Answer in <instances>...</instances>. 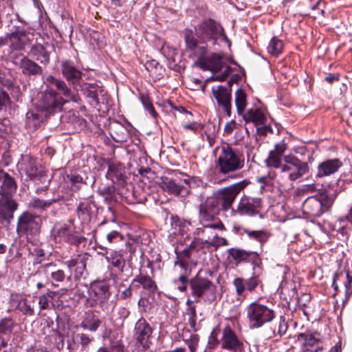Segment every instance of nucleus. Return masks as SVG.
I'll use <instances>...</instances> for the list:
<instances>
[{
  "label": "nucleus",
  "instance_id": "14",
  "mask_svg": "<svg viewBox=\"0 0 352 352\" xmlns=\"http://www.w3.org/2000/svg\"><path fill=\"white\" fill-rule=\"evenodd\" d=\"M12 62L19 67L25 76H39L43 74V69L41 65L22 54L13 55Z\"/></svg>",
  "mask_w": 352,
  "mask_h": 352
},
{
  "label": "nucleus",
  "instance_id": "13",
  "mask_svg": "<svg viewBox=\"0 0 352 352\" xmlns=\"http://www.w3.org/2000/svg\"><path fill=\"white\" fill-rule=\"evenodd\" d=\"M183 182L184 185L177 183L172 178L164 176L160 177L158 186L163 191L169 195L185 197L190 193L191 180L190 179H184Z\"/></svg>",
  "mask_w": 352,
  "mask_h": 352
},
{
  "label": "nucleus",
  "instance_id": "25",
  "mask_svg": "<svg viewBox=\"0 0 352 352\" xmlns=\"http://www.w3.org/2000/svg\"><path fill=\"white\" fill-rule=\"evenodd\" d=\"M20 171H23L31 179H35L40 174V165L32 156L22 155L17 164Z\"/></svg>",
  "mask_w": 352,
  "mask_h": 352
},
{
  "label": "nucleus",
  "instance_id": "63",
  "mask_svg": "<svg viewBox=\"0 0 352 352\" xmlns=\"http://www.w3.org/2000/svg\"><path fill=\"white\" fill-rule=\"evenodd\" d=\"M10 121L9 120L4 118H0V140L1 142L3 143L5 141L6 135L10 131Z\"/></svg>",
  "mask_w": 352,
  "mask_h": 352
},
{
  "label": "nucleus",
  "instance_id": "31",
  "mask_svg": "<svg viewBox=\"0 0 352 352\" xmlns=\"http://www.w3.org/2000/svg\"><path fill=\"white\" fill-rule=\"evenodd\" d=\"M50 115L36 106L26 113V125L28 128L36 129Z\"/></svg>",
  "mask_w": 352,
  "mask_h": 352
},
{
  "label": "nucleus",
  "instance_id": "59",
  "mask_svg": "<svg viewBox=\"0 0 352 352\" xmlns=\"http://www.w3.org/2000/svg\"><path fill=\"white\" fill-rule=\"evenodd\" d=\"M140 100L144 105L146 110L153 117L156 118L157 114L153 107L152 102L150 100L149 97L145 94H141L140 96Z\"/></svg>",
  "mask_w": 352,
  "mask_h": 352
},
{
  "label": "nucleus",
  "instance_id": "17",
  "mask_svg": "<svg viewBox=\"0 0 352 352\" xmlns=\"http://www.w3.org/2000/svg\"><path fill=\"white\" fill-rule=\"evenodd\" d=\"M98 248L102 250L104 252H98L99 255L105 257L109 263L108 268L111 271H115L119 274L123 273L126 267V259L121 250H111L108 251L106 247L99 245Z\"/></svg>",
  "mask_w": 352,
  "mask_h": 352
},
{
  "label": "nucleus",
  "instance_id": "10",
  "mask_svg": "<svg viewBox=\"0 0 352 352\" xmlns=\"http://www.w3.org/2000/svg\"><path fill=\"white\" fill-rule=\"evenodd\" d=\"M36 106L50 115L61 109L65 103L64 98L52 87L46 85V89L38 94Z\"/></svg>",
  "mask_w": 352,
  "mask_h": 352
},
{
  "label": "nucleus",
  "instance_id": "34",
  "mask_svg": "<svg viewBox=\"0 0 352 352\" xmlns=\"http://www.w3.org/2000/svg\"><path fill=\"white\" fill-rule=\"evenodd\" d=\"M135 283L138 284L134 285L135 288L138 289L141 285L148 294H153L157 289L155 282L148 275L140 274L135 276L131 284L133 285Z\"/></svg>",
  "mask_w": 352,
  "mask_h": 352
},
{
  "label": "nucleus",
  "instance_id": "54",
  "mask_svg": "<svg viewBox=\"0 0 352 352\" xmlns=\"http://www.w3.org/2000/svg\"><path fill=\"white\" fill-rule=\"evenodd\" d=\"M55 296V292L48 291L38 298V305L41 310H45L50 308V303L53 300Z\"/></svg>",
  "mask_w": 352,
  "mask_h": 352
},
{
  "label": "nucleus",
  "instance_id": "18",
  "mask_svg": "<svg viewBox=\"0 0 352 352\" xmlns=\"http://www.w3.org/2000/svg\"><path fill=\"white\" fill-rule=\"evenodd\" d=\"M236 294L238 296H245V291L255 292L258 288L263 289V283L258 275L253 274L251 277L244 279L236 277L233 280Z\"/></svg>",
  "mask_w": 352,
  "mask_h": 352
},
{
  "label": "nucleus",
  "instance_id": "44",
  "mask_svg": "<svg viewBox=\"0 0 352 352\" xmlns=\"http://www.w3.org/2000/svg\"><path fill=\"white\" fill-rule=\"evenodd\" d=\"M115 225L114 222L109 223L107 221H103L100 223V227H104V230L108 232L107 234V240L109 243H112L116 241L118 239H122V234L120 231L113 229V226Z\"/></svg>",
  "mask_w": 352,
  "mask_h": 352
},
{
  "label": "nucleus",
  "instance_id": "11",
  "mask_svg": "<svg viewBox=\"0 0 352 352\" xmlns=\"http://www.w3.org/2000/svg\"><path fill=\"white\" fill-rule=\"evenodd\" d=\"M153 333V328L145 318L141 317L138 320L134 326L133 336L139 351H146L150 348Z\"/></svg>",
  "mask_w": 352,
  "mask_h": 352
},
{
  "label": "nucleus",
  "instance_id": "9",
  "mask_svg": "<svg viewBox=\"0 0 352 352\" xmlns=\"http://www.w3.org/2000/svg\"><path fill=\"white\" fill-rule=\"evenodd\" d=\"M43 223L41 215L29 210L23 212L18 217L16 231L19 234L34 236L40 233Z\"/></svg>",
  "mask_w": 352,
  "mask_h": 352
},
{
  "label": "nucleus",
  "instance_id": "30",
  "mask_svg": "<svg viewBox=\"0 0 352 352\" xmlns=\"http://www.w3.org/2000/svg\"><path fill=\"white\" fill-rule=\"evenodd\" d=\"M91 290L102 307L111 296L109 284L106 280H99L91 285Z\"/></svg>",
  "mask_w": 352,
  "mask_h": 352
},
{
  "label": "nucleus",
  "instance_id": "55",
  "mask_svg": "<svg viewBox=\"0 0 352 352\" xmlns=\"http://www.w3.org/2000/svg\"><path fill=\"white\" fill-rule=\"evenodd\" d=\"M58 268L59 267L56 263L50 262L41 265L38 269L37 273L44 274L46 278L48 279Z\"/></svg>",
  "mask_w": 352,
  "mask_h": 352
},
{
  "label": "nucleus",
  "instance_id": "45",
  "mask_svg": "<svg viewBox=\"0 0 352 352\" xmlns=\"http://www.w3.org/2000/svg\"><path fill=\"white\" fill-rule=\"evenodd\" d=\"M247 95L241 89H238L235 93V104L239 116L243 115L247 106Z\"/></svg>",
  "mask_w": 352,
  "mask_h": 352
},
{
  "label": "nucleus",
  "instance_id": "46",
  "mask_svg": "<svg viewBox=\"0 0 352 352\" xmlns=\"http://www.w3.org/2000/svg\"><path fill=\"white\" fill-rule=\"evenodd\" d=\"M29 255L33 258V265L41 264L46 259V253L39 246L32 245L28 248Z\"/></svg>",
  "mask_w": 352,
  "mask_h": 352
},
{
  "label": "nucleus",
  "instance_id": "38",
  "mask_svg": "<svg viewBox=\"0 0 352 352\" xmlns=\"http://www.w3.org/2000/svg\"><path fill=\"white\" fill-rule=\"evenodd\" d=\"M245 122H253L256 126L263 124L267 118L264 113L258 108H252L242 115Z\"/></svg>",
  "mask_w": 352,
  "mask_h": 352
},
{
  "label": "nucleus",
  "instance_id": "4",
  "mask_svg": "<svg viewBox=\"0 0 352 352\" xmlns=\"http://www.w3.org/2000/svg\"><path fill=\"white\" fill-rule=\"evenodd\" d=\"M283 160L285 164L282 165L280 173L277 175V182L281 186L309 173L310 168L308 162H302L293 155H285Z\"/></svg>",
  "mask_w": 352,
  "mask_h": 352
},
{
  "label": "nucleus",
  "instance_id": "42",
  "mask_svg": "<svg viewBox=\"0 0 352 352\" xmlns=\"http://www.w3.org/2000/svg\"><path fill=\"white\" fill-rule=\"evenodd\" d=\"M16 302L15 309L21 311L23 315L31 316L34 314V300H30L27 298H21L17 300H13V302Z\"/></svg>",
  "mask_w": 352,
  "mask_h": 352
},
{
  "label": "nucleus",
  "instance_id": "37",
  "mask_svg": "<svg viewBox=\"0 0 352 352\" xmlns=\"http://www.w3.org/2000/svg\"><path fill=\"white\" fill-rule=\"evenodd\" d=\"M118 193L125 200L128 204H134L138 201L137 196L134 190L133 184L128 182L126 180L123 184H117Z\"/></svg>",
  "mask_w": 352,
  "mask_h": 352
},
{
  "label": "nucleus",
  "instance_id": "24",
  "mask_svg": "<svg viewBox=\"0 0 352 352\" xmlns=\"http://www.w3.org/2000/svg\"><path fill=\"white\" fill-rule=\"evenodd\" d=\"M202 227L197 228L195 230L193 234L199 236L203 239L208 247H210L214 238L217 237V232L214 229L224 230V225L221 222H215L212 223L202 224Z\"/></svg>",
  "mask_w": 352,
  "mask_h": 352
},
{
  "label": "nucleus",
  "instance_id": "12",
  "mask_svg": "<svg viewBox=\"0 0 352 352\" xmlns=\"http://www.w3.org/2000/svg\"><path fill=\"white\" fill-rule=\"evenodd\" d=\"M221 347L229 352H244V339L241 333L236 332L229 324L222 329Z\"/></svg>",
  "mask_w": 352,
  "mask_h": 352
},
{
  "label": "nucleus",
  "instance_id": "51",
  "mask_svg": "<svg viewBox=\"0 0 352 352\" xmlns=\"http://www.w3.org/2000/svg\"><path fill=\"white\" fill-rule=\"evenodd\" d=\"M173 283L180 292H186L188 285L190 286V279L188 278V274L186 273L181 274L177 278L173 280Z\"/></svg>",
  "mask_w": 352,
  "mask_h": 352
},
{
  "label": "nucleus",
  "instance_id": "6",
  "mask_svg": "<svg viewBox=\"0 0 352 352\" xmlns=\"http://www.w3.org/2000/svg\"><path fill=\"white\" fill-rule=\"evenodd\" d=\"M333 199L327 192L308 197L302 204L303 212L309 217L318 218L331 208Z\"/></svg>",
  "mask_w": 352,
  "mask_h": 352
},
{
  "label": "nucleus",
  "instance_id": "28",
  "mask_svg": "<svg viewBox=\"0 0 352 352\" xmlns=\"http://www.w3.org/2000/svg\"><path fill=\"white\" fill-rule=\"evenodd\" d=\"M107 179L112 181L113 184H123L128 177L126 175L124 166L120 162H111L109 164L108 170L106 175Z\"/></svg>",
  "mask_w": 352,
  "mask_h": 352
},
{
  "label": "nucleus",
  "instance_id": "3",
  "mask_svg": "<svg viewBox=\"0 0 352 352\" xmlns=\"http://www.w3.org/2000/svg\"><path fill=\"white\" fill-rule=\"evenodd\" d=\"M217 160V168L219 173L228 175L243 169L245 157L243 151L233 148L230 144L222 145Z\"/></svg>",
  "mask_w": 352,
  "mask_h": 352
},
{
  "label": "nucleus",
  "instance_id": "48",
  "mask_svg": "<svg viewBox=\"0 0 352 352\" xmlns=\"http://www.w3.org/2000/svg\"><path fill=\"white\" fill-rule=\"evenodd\" d=\"M243 231L249 238L258 241L261 243V248L263 243L267 241L270 237V234L263 230H250L249 229H244Z\"/></svg>",
  "mask_w": 352,
  "mask_h": 352
},
{
  "label": "nucleus",
  "instance_id": "33",
  "mask_svg": "<svg viewBox=\"0 0 352 352\" xmlns=\"http://www.w3.org/2000/svg\"><path fill=\"white\" fill-rule=\"evenodd\" d=\"M79 86L80 90L83 94L88 98L90 99V104L94 107H96L100 104L98 98V91H101L100 87L96 83H87L80 82Z\"/></svg>",
  "mask_w": 352,
  "mask_h": 352
},
{
  "label": "nucleus",
  "instance_id": "15",
  "mask_svg": "<svg viewBox=\"0 0 352 352\" xmlns=\"http://www.w3.org/2000/svg\"><path fill=\"white\" fill-rule=\"evenodd\" d=\"M10 47L15 50H23L25 45L30 44L34 38V35L23 27L14 25L8 34Z\"/></svg>",
  "mask_w": 352,
  "mask_h": 352
},
{
  "label": "nucleus",
  "instance_id": "19",
  "mask_svg": "<svg viewBox=\"0 0 352 352\" xmlns=\"http://www.w3.org/2000/svg\"><path fill=\"white\" fill-rule=\"evenodd\" d=\"M46 85L50 87H55L57 93L63 98H65V102L70 100L75 102L80 101V98L77 92L72 91L66 82L60 78H57L52 75L46 78Z\"/></svg>",
  "mask_w": 352,
  "mask_h": 352
},
{
  "label": "nucleus",
  "instance_id": "47",
  "mask_svg": "<svg viewBox=\"0 0 352 352\" xmlns=\"http://www.w3.org/2000/svg\"><path fill=\"white\" fill-rule=\"evenodd\" d=\"M116 188L113 184L110 186H102L98 188V192L101 195L106 203H111L115 200Z\"/></svg>",
  "mask_w": 352,
  "mask_h": 352
},
{
  "label": "nucleus",
  "instance_id": "16",
  "mask_svg": "<svg viewBox=\"0 0 352 352\" xmlns=\"http://www.w3.org/2000/svg\"><path fill=\"white\" fill-rule=\"evenodd\" d=\"M261 207L262 200L261 198L243 195L240 199L236 209L232 210V214H239L242 216H254L260 212Z\"/></svg>",
  "mask_w": 352,
  "mask_h": 352
},
{
  "label": "nucleus",
  "instance_id": "20",
  "mask_svg": "<svg viewBox=\"0 0 352 352\" xmlns=\"http://www.w3.org/2000/svg\"><path fill=\"white\" fill-rule=\"evenodd\" d=\"M232 82L230 81L228 87L222 85L214 86L212 88V93L217 100L218 105L223 109L228 116H231L232 109Z\"/></svg>",
  "mask_w": 352,
  "mask_h": 352
},
{
  "label": "nucleus",
  "instance_id": "57",
  "mask_svg": "<svg viewBox=\"0 0 352 352\" xmlns=\"http://www.w3.org/2000/svg\"><path fill=\"white\" fill-rule=\"evenodd\" d=\"M15 323L13 320L10 318H4L0 320V335L10 333L14 327Z\"/></svg>",
  "mask_w": 352,
  "mask_h": 352
},
{
  "label": "nucleus",
  "instance_id": "50",
  "mask_svg": "<svg viewBox=\"0 0 352 352\" xmlns=\"http://www.w3.org/2000/svg\"><path fill=\"white\" fill-rule=\"evenodd\" d=\"M0 84L8 89L14 86V80L9 69L6 67H0Z\"/></svg>",
  "mask_w": 352,
  "mask_h": 352
},
{
  "label": "nucleus",
  "instance_id": "40",
  "mask_svg": "<svg viewBox=\"0 0 352 352\" xmlns=\"http://www.w3.org/2000/svg\"><path fill=\"white\" fill-rule=\"evenodd\" d=\"M102 323V320L93 312H87L80 322V327L91 332H96Z\"/></svg>",
  "mask_w": 352,
  "mask_h": 352
},
{
  "label": "nucleus",
  "instance_id": "27",
  "mask_svg": "<svg viewBox=\"0 0 352 352\" xmlns=\"http://www.w3.org/2000/svg\"><path fill=\"white\" fill-rule=\"evenodd\" d=\"M0 196L13 197L17 190L15 179L0 169Z\"/></svg>",
  "mask_w": 352,
  "mask_h": 352
},
{
  "label": "nucleus",
  "instance_id": "35",
  "mask_svg": "<svg viewBox=\"0 0 352 352\" xmlns=\"http://www.w3.org/2000/svg\"><path fill=\"white\" fill-rule=\"evenodd\" d=\"M89 254L83 253L77 255L74 258L66 261L65 264L71 270L74 269L76 272L75 277L78 278L81 276L86 267V261L88 259Z\"/></svg>",
  "mask_w": 352,
  "mask_h": 352
},
{
  "label": "nucleus",
  "instance_id": "23",
  "mask_svg": "<svg viewBox=\"0 0 352 352\" xmlns=\"http://www.w3.org/2000/svg\"><path fill=\"white\" fill-rule=\"evenodd\" d=\"M343 166L339 158L327 159L318 164L314 177L316 179L330 177L340 169Z\"/></svg>",
  "mask_w": 352,
  "mask_h": 352
},
{
  "label": "nucleus",
  "instance_id": "7",
  "mask_svg": "<svg viewBox=\"0 0 352 352\" xmlns=\"http://www.w3.org/2000/svg\"><path fill=\"white\" fill-rule=\"evenodd\" d=\"M190 290L195 302H199L205 296L212 300L216 298L215 285L208 278L199 276V273L190 279Z\"/></svg>",
  "mask_w": 352,
  "mask_h": 352
},
{
  "label": "nucleus",
  "instance_id": "62",
  "mask_svg": "<svg viewBox=\"0 0 352 352\" xmlns=\"http://www.w3.org/2000/svg\"><path fill=\"white\" fill-rule=\"evenodd\" d=\"M67 178L72 185V190L76 191L80 188L81 184L83 183L82 177L79 175L72 174L67 175Z\"/></svg>",
  "mask_w": 352,
  "mask_h": 352
},
{
  "label": "nucleus",
  "instance_id": "29",
  "mask_svg": "<svg viewBox=\"0 0 352 352\" xmlns=\"http://www.w3.org/2000/svg\"><path fill=\"white\" fill-rule=\"evenodd\" d=\"M298 340H302V349L304 351L318 352L322 348L316 346L320 342L319 333L317 332L300 333L298 335Z\"/></svg>",
  "mask_w": 352,
  "mask_h": 352
},
{
  "label": "nucleus",
  "instance_id": "43",
  "mask_svg": "<svg viewBox=\"0 0 352 352\" xmlns=\"http://www.w3.org/2000/svg\"><path fill=\"white\" fill-rule=\"evenodd\" d=\"M72 226L67 223H57L51 230V235L55 241H65Z\"/></svg>",
  "mask_w": 352,
  "mask_h": 352
},
{
  "label": "nucleus",
  "instance_id": "21",
  "mask_svg": "<svg viewBox=\"0 0 352 352\" xmlns=\"http://www.w3.org/2000/svg\"><path fill=\"white\" fill-rule=\"evenodd\" d=\"M60 71L66 81L73 86L80 85L82 78V72L75 63L69 59H63L60 62Z\"/></svg>",
  "mask_w": 352,
  "mask_h": 352
},
{
  "label": "nucleus",
  "instance_id": "49",
  "mask_svg": "<svg viewBox=\"0 0 352 352\" xmlns=\"http://www.w3.org/2000/svg\"><path fill=\"white\" fill-rule=\"evenodd\" d=\"M86 238L81 235L78 231L75 230L74 228H71L65 242L71 245L78 247L82 242L86 241Z\"/></svg>",
  "mask_w": 352,
  "mask_h": 352
},
{
  "label": "nucleus",
  "instance_id": "5",
  "mask_svg": "<svg viewBox=\"0 0 352 352\" xmlns=\"http://www.w3.org/2000/svg\"><path fill=\"white\" fill-rule=\"evenodd\" d=\"M247 318L250 329H258L272 322L276 316L274 310L254 301L246 308Z\"/></svg>",
  "mask_w": 352,
  "mask_h": 352
},
{
  "label": "nucleus",
  "instance_id": "56",
  "mask_svg": "<svg viewBox=\"0 0 352 352\" xmlns=\"http://www.w3.org/2000/svg\"><path fill=\"white\" fill-rule=\"evenodd\" d=\"M266 164L267 167L280 168L282 166V156L271 151L266 160Z\"/></svg>",
  "mask_w": 352,
  "mask_h": 352
},
{
  "label": "nucleus",
  "instance_id": "2",
  "mask_svg": "<svg viewBox=\"0 0 352 352\" xmlns=\"http://www.w3.org/2000/svg\"><path fill=\"white\" fill-rule=\"evenodd\" d=\"M187 50L192 52V54L197 58L201 68L208 69L212 72H220L225 65L223 53H212L206 56L208 51V44L195 45L192 36L188 35Z\"/></svg>",
  "mask_w": 352,
  "mask_h": 352
},
{
  "label": "nucleus",
  "instance_id": "36",
  "mask_svg": "<svg viewBox=\"0 0 352 352\" xmlns=\"http://www.w3.org/2000/svg\"><path fill=\"white\" fill-rule=\"evenodd\" d=\"M63 199V196L60 195H54L53 197L47 199H43L38 197H33L28 203L29 208H32L39 210H45L50 208L54 204Z\"/></svg>",
  "mask_w": 352,
  "mask_h": 352
},
{
  "label": "nucleus",
  "instance_id": "8",
  "mask_svg": "<svg viewBox=\"0 0 352 352\" xmlns=\"http://www.w3.org/2000/svg\"><path fill=\"white\" fill-rule=\"evenodd\" d=\"M249 183L248 180L244 179L219 190L211 197L216 200L217 205L220 210L228 211L232 208V204L241 190L245 188Z\"/></svg>",
  "mask_w": 352,
  "mask_h": 352
},
{
  "label": "nucleus",
  "instance_id": "39",
  "mask_svg": "<svg viewBox=\"0 0 352 352\" xmlns=\"http://www.w3.org/2000/svg\"><path fill=\"white\" fill-rule=\"evenodd\" d=\"M96 205L91 199H86L80 201L77 207V214L82 220L89 219L94 213Z\"/></svg>",
  "mask_w": 352,
  "mask_h": 352
},
{
  "label": "nucleus",
  "instance_id": "41",
  "mask_svg": "<svg viewBox=\"0 0 352 352\" xmlns=\"http://www.w3.org/2000/svg\"><path fill=\"white\" fill-rule=\"evenodd\" d=\"M111 130V137L116 142H126L129 138L128 129L118 122L113 126Z\"/></svg>",
  "mask_w": 352,
  "mask_h": 352
},
{
  "label": "nucleus",
  "instance_id": "26",
  "mask_svg": "<svg viewBox=\"0 0 352 352\" xmlns=\"http://www.w3.org/2000/svg\"><path fill=\"white\" fill-rule=\"evenodd\" d=\"M18 206L13 197L0 196V219L10 223Z\"/></svg>",
  "mask_w": 352,
  "mask_h": 352
},
{
  "label": "nucleus",
  "instance_id": "61",
  "mask_svg": "<svg viewBox=\"0 0 352 352\" xmlns=\"http://www.w3.org/2000/svg\"><path fill=\"white\" fill-rule=\"evenodd\" d=\"M346 281L344 283V296L345 299L344 302H346L352 295V276L347 272L346 274Z\"/></svg>",
  "mask_w": 352,
  "mask_h": 352
},
{
  "label": "nucleus",
  "instance_id": "58",
  "mask_svg": "<svg viewBox=\"0 0 352 352\" xmlns=\"http://www.w3.org/2000/svg\"><path fill=\"white\" fill-rule=\"evenodd\" d=\"M338 221L340 226L339 229L342 234L345 233L346 230V226L344 225L345 222H347L352 228V204L346 215L338 217Z\"/></svg>",
  "mask_w": 352,
  "mask_h": 352
},
{
  "label": "nucleus",
  "instance_id": "32",
  "mask_svg": "<svg viewBox=\"0 0 352 352\" xmlns=\"http://www.w3.org/2000/svg\"><path fill=\"white\" fill-rule=\"evenodd\" d=\"M28 56L44 66L49 65L50 62V52L40 43L34 44L31 46Z\"/></svg>",
  "mask_w": 352,
  "mask_h": 352
},
{
  "label": "nucleus",
  "instance_id": "52",
  "mask_svg": "<svg viewBox=\"0 0 352 352\" xmlns=\"http://www.w3.org/2000/svg\"><path fill=\"white\" fill-rule=\"evenodd\" d=\"M247 252L244 250L239 248H230L228 250L229 256L235 261L236 263L245 262L247 258Z\"/></svg>",
  "mask_w": 352,
  "mask_h": 352
},
{
  "label": "nucleus",
  "instance_id": "60",
  "mask_svg": "<svg viewBox=\"0 0 352 352\" xmlns=\"http://www.w3.org/2000/svg\"><path fill=\"white\" fill-rule=\"evenodd\" d=\"M76 338L83 350H85L94 340L93 337L83 333H78Z\"/></svg>",
  "mask_w": 352,
  "mask_h": 352
},
{
  "label": "nucleus",
  "instance_id": "22",
  "mask_svg": "<svg viewBox=\"0 0 352 352\" xmlns=\"http://www.w3.org/2000/svg\"><path fill=\"white\" fill-rule=\"evenodd\" d=\"M220 209L217 205L216 200L211 197H208L199 206V217L201 224L211 223L217 215L219 214Z\"/></svg>",
  "mask_w": 352,
  "mask_h": 352
},
{
  "label": "nucleus",
  "instance_id": "53",
  "mask_svg": "<svg viewBox=\"0 0 352 352\" xmlns=\"http://www.w3.org/2000/svg\"><path fill=\"white\" fill-rule=\"evenodd\" d=\"M283 48V41L276 37H273L267 47L268 52L274 56H278Z\"/></svg>",
  "mask_w": 352,
  "mask_h": 352
},
{
  "label": "nucleus",
  "instance_id": "64",
  "mask_svg": "<svg viewBox=\"0 0 352 352\" xmlns=\"http://www.w3.org/2000/svg\"><path fill=\"white\" fill-rule=\"evenodd\" d=\"M199 341V337L197 334L191 335L190 338L185 340L190 352H196Z\"/></svg>",
  "mask_w": 352,
  "mask_h": 352
},
{
  "label": "nucleus",
  "instance_id": "1",
  "mask_svg": "<svg viewBox=\"0 0 352 352\" xmlns=\"http://www.w3.org/2000/svg\"><path fill=\"white\" fill-rule=\"evenodd\" d=\"M190 33L197 45L207 44L208 42L214 45L219 38L230 43L221 25L212 19H204L197 24L195 27V33L191 30H185L184 39L186 46V38Z\"/></svg>",
  "mask_w": 352,
  "mask_h": 352
}]
</instances>
